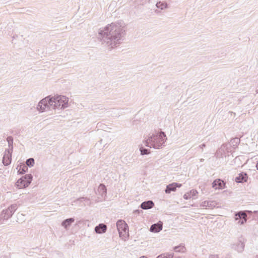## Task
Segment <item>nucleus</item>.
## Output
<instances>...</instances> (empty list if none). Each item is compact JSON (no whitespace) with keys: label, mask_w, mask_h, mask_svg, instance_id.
I'll use <instances>...</instances> for the list:
<instances>
[{"label":"nucleus","mask_w":258,"mask_h":258,"mask_svg":"<svg viewBox=\"0 0 258 258\" xmlns=\"http://www.w3.org/2000/svg\"><path fill=\"white\" fill-rule=\"evenodd\" d=\"M126 27L122 22L112 23L98 31V38L109 49L122 43L125 35Z\"/></svg>","instance_id":"f257e3e1"},{"label":"nucleus","mask_w":258,"mask_h":258,"mask_svg":"<svg viewBox=\"0 0 258 258\" xmlns=\"http://www.w3.org/2000/svg\"><path fill=\"white\" fill-rule=\"evenodd\" d=\"M167 140L165 134L163 132L149 134L144 136L143 143L146 147L154 149H161Z\"/></svg>","instance_id":"f03ea898"},{"label":"nucleus","mask_w":258,"mask_h":258,"mask_svg":"<svg viewBox=\"0 0 258 258\" xmlns=\"http://www.w3.org/2000/svg\"><path fill=\"white\" fill-rule=\"evenodd\" d=\"M53 109H64L69 106V98L64 95H54L51 96Z\"/></svg>","instance_id":"7ed1b4c3"},{"label":"nucleus","mask_w":258,"mask_h":258,"mask_svg":"<svg viewBox=\"0 0 258 258\" xmlns=\"http://www.w3.org/2000/svg\"><path fill=\"white\" fill-rule=\"evenodd\" d=\"M51 95L41 99L38 103L36 109L40 113H43L50 108L53 109V101Z\"/></svg>","instance_id":"20e7f679"},{"label":"nucleus","mask_w":258,"mask_h":258,"mask_svg":"<svg viewBox=\"0 0 258 258\" xmlns=\"http://www.w3.org/2000/svg\"><path fill=\"white\" fill-rule=\"evenodd\" d=\"M18 208L17 205H11L8 209L3 210L0 213V225L11 218Z\"/></svg>","instance_id":"39448f33"},{"label":"nucleus","mask_w":258,"mask_h":258,"mask_svg":"<svg viewBox=\"0 0 258 258\" xmlns=\"http://www.w3.org/2000/svg\"><path fill=\"white\" fill-rule=\"evenodd\" d=\"M116 227L119 234V237L123 240H126L128 237V226L122 220H119L116 222Z\"/></svg>","instance_id":"423d86ee"},{"label":"nucleus","mask_w":258,"mask_h":258,"mask_svg":"<svg viewBox=\"0 0 258 258\" xmlns=\"http://www.w3.org/2000/svg\"><path fill=\"white\" fill-rule=\"evenodd\" d=\"M32 179L33 176L32 174H26L17 180L16 182L15 186L19 189L25 188L30 184Z\"/></svg>","instance_id":"0eeeda50"},{"label":"nucleus","mask_w":258,"mask_h":258,"mask_svg":"<svg viewBox=\"0 0 258 258\" xmlns=\"http://www.w3.org/2000/svg\"><path fill=\"white\" fill-rule=\"evenodd\" d=\"M235 221L237 223L242 225L247 221V214L245 211H240L235 214Z\"/></svg>","instance_id":"6e6552de"},{"label":"nucleus","mask_w":258,"mask_h":258,"mask_svg":"<svg viewBox=\"0 0 258 258\" xmlns=\"http://www.w3.org/2000/svg\"><path fill=\"white\" fill-rule=\"evenodd\" d=\"M12 152L10 150H6L3 159V163L5 166H8L11 163Z\"/></svg>","instance_id":"1a4fd4ad"},{"label":"nucleus","mask_w":258,"mask_h":258,"mask_svg":"<svg viewBox=\"0 0 258 258\" xmlns=\"http://www.w3.org/2000/svg\"><path fill=\"white\" fill-rule=\"evenodd\" d=\"M217 205V203L215 201H205L200 204V207L205 209H213Z\"/></svg>","instance_id":"9d476101"},{"label":"nucleus","mask_w":258,"mask_h":258,"mask_svg":"<svg viewBox=\"0 0 258 258\" xmlns=\"http://www.w3.org/2000/svg\"><path fill=\"white\" fill-rule=\"evenodd\" d=\"M225 183L220 179H216L212 183V187L215 189H221L224 188Z\"/></svg>","instance_id":"9b49d317"},{"label":"nucleus","mask_w":258,"mask_h":258,"mask_svg":"<svg viewBox=\"0 0 258 258\" xmlns=\"http://www.w3.org/2000/svg\"><path fill=\"white\" fill-rule=\"evenodd\" d=\"M97 193L103 199L106 196L107 189L105 186L103 184H100L97 189Z\"/></svg>","instance_id":"f8f14e48"},{"label":"nucleus","mask_w":258,"mask_h":258,"mask_svg":"<svg viewBox=\"0 0 258 258\" xmlns=\"http://www.w3.org/2000/svg\"><path fill=\"white\" fill-rule=\"evenodd\" d=\"M248 176L246 173L241 172L238 174V176L235 178V181L238 183H243L246 182Z\"/></svg>","instance_id":"ddd939ff"},{"label":"nucleus","mask_w":258,"mask_h":258,"mask_svg":"<svg viewBox=\"0 0 258 258\" xmlns=\"http://www.w3.org/2000/svg\"><path fill=\"white\" fill-rule=\"evenodd\" d=\"M162 229V223L159 222L156 224H153L150 228V231L152 232H159Z\"/></svg>","instance_id":"4468645a"},{"label":"nucleus","mask_w":258,"mask_h":258,"mask_svg":"<svg viewBox=\"0 0 258 258\" xmlns=\"http://www.w3.org/2000/svg\"><path fill=\"white\" fill-rule=\"evenodd\" d=\"M75 219L73 218H70L63 220L61 224L62 226L66 230L68 229L72 224L74 222Z\"/></svg>","instance_id":"2eb2a0df"},{"label":"nucleus","mask_w":258,"mask_h":258,"mask_svg":"<svg viewBox=\"0 0 258 258\" xmlns=\"http://www.w3.org/2000/svg\"><path fill=\"white\" fill-rule=\"evenodd\" d=\"M154 206V204L152 201H148L143 202L140 207L142 209L148 210L151 209Z\"/></svg>","instance_id":"dca6fc26"},{"label":"nucleus","mask_w":258,"mask_h":258,"mask_svg":"<svg viewBox=\"0 0 258 258\" xmlns=\"http://www.w3.org/2000/svg\"><path fill=\"white\" fill-rule=\"evenodd\" d=\"M107 230V226L104 224H99L95 228V231L97 233L101 234L105 233Z\"/></svg>","instance_id":"f3484780"},{"label":"nucleus","mask_w":258,"mask_h":258,"mask_svg":"<svg viewBox=\"0 0 258 258\" xmlns=\"http://www.w3.org/2000/svg\"><path fill=\"white\" fill-rule=\"evenodd\" d=\"M198 194V192L197 190L195 189H192L189 192L185 193L183 196V198L185 200H188L192 197L196 196Z\"/></svg>","instance_id":"a211bd4d"},{"label":"nucleus","mask_w":258,"mask_h":258,"mask_svg":"<svg viewBox=\"0 0 258 258\" xmlns=\"http://www.w3.org/2000/svg\"><path fill=\"white\" fill-rule=\"evenodd\" d=\"M175 190L176 188L175 187V184L172 183L166 186L165 191L166 194H170L171 191H174Z\"/></svg>","instance_id":"6ab92c4d"},{"label":"nucleus","mask_w":258,"mask_h":258,"mask_svg":"<svg viewBox=\"0 0 258 258\" xmlns=\"http://www.w3.org/2000/svg\"><path fill=\"white\" fill-rule=\"evenodd\" d=\"M7 141L8 142L9 149L7 150H10L13 151V138L12 136H9L7 138Z\"/></svg>","instance_id":"aec40b11"},{"label":"nucleus","mask_w":258,"mask_h":258,"mask_svg":"<svg viewBox=\"0 0 258 258\" xmlns=\"http://www.w3.org/2000/svg\"><path fill=\"white\" fill-rule=\"evenodd\" d=\"M173 253H166L158 255L156 258H173Z\"/></svg>","instance_id":"412c9836"},{"label":"nucleus","mask_w":258,"mask_h":258,"mask_svg":"<svg viewBox=\"0 0 258 258\" xmlns=\"http://www.w3.org/2000/svg\"><path fill=\"white\" fill-rule=\"evenodd\" d=\"M27 170H28L27 166L25 165H23L22 166L21 165L19 167L18 172H20V174H24V173H25Z\"/></svg>","instance_id":"4be33fe9"},{"label":"nucleus","mask_w":258,"mask_h":258,"mask_svg":"<svg viewBox=\"0 0 258 258\" xmlns=\"http://www.w3.org/2000/svg\"><path fill=\"white\" fill-rule=\"evenodd\" d=\"M167 6V5L166 3H163L161 2H158L156 4V7L161 10H163L165 9Z\"/></svg>","instance_id":"5701e85b"},{"label":"nucleus","mask_w":258,"mask_h":258,"mask_svg":"<svg viewBox=\"0 0 258 258\" xmlns=\"http://www.w3.org/2000/svg\"><path fill=\"white\" fill-rule=\"evenodd\" d=\"M26 164L27 166H29L30 167H31L33 166L34 164V160L33 158H29L27 159L26 161Z\"/></svg>","instance_id":"b1692460"},{"label":"nucleus","mask_w":258,"mask_h":258,"mask_svg":"<svg viewBox=\"0 0 258 258\" xmlns=\"http://www.w3.org/2000/svg\"><path fill=\"white\" fill-rule=\"evenodd\" d=\"M244 245L243 243L239 242L238 243V244L237 245V247L236 248V250L238 252H242L244 249Z\"/></svg>","instance_id":"393cba45"},{"label":"nucleus","mask_w":258,"mask_h":258,"mask_svg":"<svg viewBox=\"0 0 258 258\" xmlns=\"http://www.w3.org/2000/svg\"><path fill=\"white\" fill-rule=\"evenodd\" d=\"M140 152H141V154L142 155H147V154H149L150 153V152L149 151V150L148 149H144L143 147H141L140 148Z\"/></svg>","instance_id":"a878e982"},{"label":"nucleus","mask_w":258,"mask_h":258,"mask_svg":"<svg viewBox=\"0 0 258 258\" xmlns=\"http://www.w3.org/2000/svg\"><path fill=\"white\" fill-rule=\"evenodd\" d=\"M184 246H177L174 247V250L176 252H184Z\"/></svg>","instance_id":"bb28decb"},{"label":"nucleus","mask_w":258,"mask_h":258,"mask_svg":"<svg viewBox=\"0 0 258 258\" xmlns=\"http://www.w3.org/2000/svg\"><path fill=\"white\" fill-rule=\"evenodd\" d=\"M209 258H219L218 255L216 254H211L210 255Z\"/></svg>","instance_id":"cd10ccee"},{"label":"nucleus","mask_w":258,"mask_h":258,"mask_svg":"<svg viewBox=\"0 0 258 258\" xmlns=\"http://www.w3.org/2000/svg\"><path fill=\"white\" fill-rule=\"evenodd\" d=\"M206 147V145L205 144H202V145L199 146V148L202 150V151H203L204 148Z\"/></svg>","instance_id":"c85d7f7f"},{"label":"nucleus","mask_w":258,"mask_h":258,"mask_svg":"<svg viewBox=\"0 0 258 258\" xmlns=\"http://www.w3.org/2000/svg\"><path fill=\"white\" fill-rule=\"evenodd\" d=\"M173 184H175V188L176 189V187H180L181 186V184L177 183H173Z\"/></svg>","instance_id":"c756f323"},{"label":"nucleus","mask_w":258,"mask_h":258,"mask_svg":"<svg viewBox=\"0 0 258 258\" xmlns=\"http://www.w3.org/2000/svg\"><path fill=\"white\" fill-rule=\"evenodd\" d=\"M83 200H88L86 198H80L77 199V201H83Z\"/></svg>","instance_id":"7c9ffc66"},{"label":"nucleus","mask_w":258,"mask_h":258,"mask_svg":"<svg viewBox=\"0 0 258 258\" xmlns=\"http://www.w3.org/2000/svg\"><path fill=\"white\" fill-rule=\"evenodd\" d=\"M224 149H225V146H222L220 148V149L219 150V152H221V151H223V150H224Z\"/></svg>","instance_id":"2f4dec72"},{"label":"nucleus","mask_w":258,"mask_h":258,"mask_svg":"<svg viewBox=\"0 0 258 258\" xmlns=\"http://www.w3.org/2000/svg\"><path fill=\"white\" fill-rule=\"evenodd\" d=\"M135 213H139V210H136L134 211Z\"/></svg>","instance_id":"473e14b6"},{"label":"nucleus","mask_w":258,"mask_h":258,"mask_svg":"<svg viewBox=\"0 0 258 258\" xmlns=\"http://www.w3.org/2000/svg\"><path fill=\"white\" fill-rule=\"evenodd\" d=\"M256 169L258 170V162L256 164Z\"/></svg>","instance_id":"72a5a7b5"},{"label":"nucleus","mask_w":258,"mask_h":258,"mask_svg":"<svg viewBox=\"0 0 258 258\" xmlns=\"http://www.w3.org/2000/svg\"><path fill=\"white\" fill-rule=\"evenodd\" d=\"M140 258H147V257L145 256H142L140 257Z\"/></svg>","instance_id":"f704fd0d"},{"label":"nucleus","mask_w":258,"mask_h":258,"mask_svg":"<svg viewBox=\"0 0 258 258\" xmlns=\"http://www.w3.org/2000/svg\"><path fill=\"white\" fill-rule=\"evenodd\" d=\"M248 213H251V211H247Z\"/></svg>","instance_id":"c9c22d12"},{"label":"nucleus","mask_w":258,"mask_h":258,"mask_svg":"<svg viewBox=\"0 0 258 258\" xmlns=\"http://www.w3.org/2000/svg\"><path fill=\"white\" fill-rule=\"evenodd\" d=\"M256 92V93H258V90H257Z\"/></svg>","instance_id":"e433bc0d"},{"label":"nucleus","mask_w":258,"mask_h":258,"mask_svg":"<svg viewBox=\"0 0 258 258\" xmlns=\"http://www.w3.org/2000/svg\"><path fill=\"white\" fill-rule=\"evenodd\" d=\"M256 258H258V256H257V257H256Z\"/></svg>","instance_id":"4c0bfd02"}]
</instances>
